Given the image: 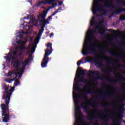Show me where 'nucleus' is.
<instances>
[{"label": "nucleus", "instance_id": "obj_14", "mask_svg": "<svg viewBox=\"0 0 125 125\" xmlns=\"http://www.w3.org/2000/svg\"><path fill=\"white\" fill-rule=\"evenodd\" d=\"M95 30H89L87 34H86V39L87 41H89L90 42L91 41V39H94V40H96L95 39V38L94 37H92V35H93V34H94V33H95Z\"/></svg>", "mask_w": 125, "mask_h": 125}, {"label": "nucleus", "instance_id": "obj_11", "mask_svg": "<svg viewBox=\"0 0 125 125\" xmlns=\"http://www.w3.org/2000/svg\"><path fill=\"white\" fill-rule=\"evenodd\" d=\"M25 66H23V68L21 69L20 72L16 73L14 71H9L7 74V77H10V76H15V77H14L13 79H17V77H18V79H21L22 78V75H23V73L25 71Z\"/></svg>", "mask_w": 125, "mask_h": 125}, {"label": "nucleus", "instance_id": "obj_28", "mask_svg": "<svg viewBox=\"0 0 125 125\" xmlns=\"http://www.w3.org/2000/svg\"><path fill=\"white\" fill-rule=\"evenodd\" d=\"M125 65H119L118 66H116L115 67V70H118L119 68H125Z\"/></svg>", "mask_w": 125, "mask_h": 125}, {"label": "nucleus", "instance_id": "obj_27", "mask_svg": "<svg viewBox=\"0 0 125 125\" xmlns=\"http://www.w3.org/2000/svg\"><path fill=\"white\" fill-rule=\"evenodd\" d=\"M103 29H104V30L103 32H100V34H101V35H104V34H105V32L107 31V28L105 27V26H103Z\"/></svg>", "mask_w": 125, "mask_h": 125}, {"label": "nucleus", "instance_id": "obj_62", "mask_svg": "<svg viewBox=\"0 0 125 125\" xmlns=\"http://www.w3.org/2000/svg\"><path fill=\"white\" fill-rule=\"evenodd\" d=\"M23 19H27V18L24 17Z\"/></svg>", "mask_w": 125, "mask_h": 125}, {"label": "nucleus", "instance_id": "obj_36", "mask_svg": "<svg viewBox=\"0 0 125 125\" xmlns=\"http://www.w3.org/2000/svg\"><path fill=\"white\" fill-rule=\"evenodd\" d=\"M42 33H41V32H38L37 38H41L42 37Z\"/></svg>", "mask_w": 125, "mask_h": 125}, {"label": "nucleus", "instance_id": "obj_12", "mask_svg": "<svg viewBox=\"0 0 125 125\" xmlns=\"http://www.w3.org/2000/svg\"><path fill=\"white\" fill-rule=\"evenodd\" d=\"M102 48L105 50L106 52H108L109 54H111V55H112V56H116L117 57V58H122L123 57L121 56L120 55L118 54L116 52H114L112 51L111 49H109V47H102Z\"/></svg>", "mask_w": 125, "mask_h": 125}, {"label": "nucleus", "instance_id": "obj_23", "mask_svg": "<svg viewBox=\"0 0 125 125\" xmlns=\"http://www.w3.org/2000/svg\"><path fill=\"white\" fill-rule=\"evenodd\" d=\"M87 120H89V121H92L93 120H95V119H97L96 117V115L95 114H93L91 116H88L87 117Z\"/></svg>", "mask_w": 125, "mask_h": 125}, {"label": "nucleus", "instance_id": "obj_39", "mask_svg": "<svg viewBox=\"0 0 125 125\" xmlns=\"http://www.w3.org/2000/svg\"><path fill=\"white\" fill-rule=\"evenodd\" d=\"M24 45H21V46H20V49L21 50H23L24 49Z\"/></svg>", "mask_w": 125, "mask_h": 125}, {"label": "nucleus", "instance_id": "obj_2", "mask_svg": "<svg viewBox=\"0 0 125 125\" xmlns=\"http://www.w3.org/2000/svg\"><path fill=\"white\" fill-rule=\"evenodd\" d=\"M102 58L103 59L105 60V61H107V63L108 64H111L112 65H113L114 61L107 56L98 57L97 58H94L92 57H88V60H87V58H83L82 59H81V61H83V60H86V61L89 62H91V63H95L96 66H97L98 65V66H98V68L101 69L103 73H104L105 75H109L112 72V70L106 69V68H103L104 64L103 63V61L102 60Z\"/></svg>", "mask_w": 125, "mask_h": 125}, {"label": "nucleus", "instance_id": "obj_13", "mask_svg": "<svg viewBox=\"0 0 125 125\" xmlns=\"http://www.w3.org/2000/svg\"><path fill=\"white\" fill-rule=\"evenodd\" d=\"M14 85L15 86H17V85H19L20 84V81L19 79H5L4 82L6 83H11L12 82H14Z\"/></svg>", "mask_w": 125, "mask_h": 125}, {"label": "nucleus", "instance_id": "obj_5", "mask_svg": "<svg viewBox=\"0 0 125 125\" xmlns=\"http://www.w3.org/2000/svg\"><path fill=\"white\" fill-rule=\"evenodd\" d=\"M101 1V0H98L97 1H94V8L92 9V12L94 16L92 18L91 22L90 23V26H94V25H97V21H95L96 17L95 16H98L97 11H103V15H106V14L108 12V10L104 8V6L98 7V2Z\"/></svg>", "mask_w": 125, "mask_h": 125}, {"label": "nucleus", "instance_id": "obj_42", "mask_svg": "<svg viewBox=\"0 0 125 125\" xmlns=\"http://www.w3.org/2000/svg\"><path fill=\"white\" fill-rule=\"evenodd\" d=\"M108 86L112 89H115V86H114L113 85H109Z\"/></svg>", "mask_w": 125, "mask_h": 125}, {"label": "nucleus", "instance_id": "obj_63", "mask_svg": "<svg viewBox=\"0 0 125 125\" xmlns=\"http://www.w3.org/2000/svg\"><path fill=\"white\" fill-rule=\"evenodd\" d=\"M108 118H112V116H108Z\"/></svg>", "mask_w": 125, "mask_h": 125}, {"label": "nucleus", "instance_id": "obj_60", "mask_svg": "<svg viewBox=\"0 0 125 125\" xmlns=\"http://www.w3.org/2000/svg\"><path fill=\"white\" fill-rule=\"evenodd\" d=\"M85 125H88V123L85 124Z\"/></svg>", "mask_w": 125, "mask_h": 125}, {"label": "nucleus", "instance_id": "obj_33", "mask_svg": "<svg viewBox=\"0 0 125 125\" xmlns=\"http://www.w3.org/2000/svg\"><path fill=\"white\" fill-rule=\"evenodd\" d=\"M95 28V31H97L98 29H99L100 28V26H99L98 25H96Z\"/></svg>", "mask_w": 125, "mask_h": 125}, {"label": "nucleus", "instance_id": "obj_7", "mask_svg": "<svg viewBox=\"0 0 125 125\" xmlns=\"http://www.w3.org/2000/svg\"><path fill=\"white\" fill-rule=\"evenodd\" d=\"M47 47L48 48L46 49L45 51V55L44 58L42 60V62L41 63V67L42 68H45L47 65V63L49 60V58L48 55H50L52 53V43L48 42L47 45Z\"/></svg>", "mask_w": 125, "mask_h": 125}, {"label": "nucleus", "instance_id": "obj_10", "mask_svg": "<svg viewBox=\"0 0 125 125\" xmlns=\"http://www.w3.org/2000/svg\"><path fill=\"white\" fill-rule=\"evenodd\" d=\"M8 88H9V87H8L7 85H4L3 86V89L5 91L4 92V94L2 96V99L5 100V103H7V104H9V102L10 101V97L11 96V94H12V92H8Z\"/></svg>", "mask_w": 125, "mask_h": 125}, {"label": "nucleus", "instance_id": "obj_47", "mask_svg": "<svg viewBox=\"0 0 125 125\" xmlns=\"http://www.w3.org/2000/svg\"><path fill=\"white\" fill-rule=\"evenodd\" d=\"M27 1H28V2H29V3L31 4L32 5V4L33 3L32 0H28Z\"/></svg>", "mask_w": 125, "mask_h": 125}, {"label": "nucleus", "instance_id": "obj_50", "mask_svg": "<svg viewBox=\"0 0 125 125\" xmlns=\"http://www.w3.org/2000/svg\"><path fill=\"white\" fill-rule=\"evenodd\" d=\"M57 10H58V12L59 10H62V7H59Z\"/></svg>", "mask_w": 125, "mask_h": 125}, {"label": "nucleus", "instance_id": "obj_17", "mask_svg": "<svg viewBox=\"0 0 125 125\" xmlns=\"http://www.w3.org/2000/svg\"><path fill=\"white\" fill-rule=\"evenodd\" d=\"M104 6L106 7H112V8H115V9H121V7L118 6H115L113 4V2L111 1V3L109 4V3L106 2L104 3Z\"/></svg>", "mask_w": 125, "mask_h": 125}, {"label": "nucleus", "instance_id": "obj_35", "mask_svg": "<svg viewBox=\"0 0 125 125\" xmlns=\"http://www.w3.org/2000/svg\"><path fill=\"white\" fill-rule=\"evenodd\" d=\"M79 118L81 119V120H83V113H80V115L79 116Z\"/></svg>", "mask_w": 125, "mask_h": 125}, {"label": "nucleus", "instance_id": "obj_16", "mask_svg": "<svg viewBox=\"0 0 125 125\" xmlns=\"http://www.w3.org/2000/svg\"><path fill=\"white\" fill-rule=\"evenodd\" d=\"M123 119H124V115L120 114L118 117L117 120L113 121V123L116 125H121L122 124V121H123Z\"/></svg>", "mask_w": 125, "mask_h": 125}, {"label": "nucleus", "instance_id": "obj_6", "mask_svg": "<svg viewBox=\"0 0 125 125\" xmlns=\"http://www.w3.org/2000/svg\"><path fill=\"white\" fill-rule=\"evenodd\" d=\"M100 46L90 43V45L86 44L83 47V51L82 54L84 56L90 55L93 53L97 52V48H99Z\"/></svg>", "mask_w": 125, "mask_h": 125}, {"label": "nucleus", "instance_id": "obj_55", "mask_svg": "<svg viewBox=\"0 0 125 125\" xmlns=\"http://www.w3.org/2000/svg\"><path fill=\"white\" fill-rule=\"evenodd\" d=\"M34 25L36 26V27H39V24H38L37 23L34 24Z\"/></svg>", "mask_w": 125, "mask_h": 125}, {"label": "nucleus", "instance_id": "obj_18", "mask_svg": "<svg viewBox=\"0 0 125 125\" xmlns=\"http://www.w3.org/2000/svg\"><path fill=\"white\" fill-rule=\"evenodd\" d=\"M98 117H99L98 119H100L101 120L104 121V122L103 123L104 125H107V124H108V122L109 121V117L99 116H98Z\"/></svg>", "mask_w": 125, "mask_h": 125}, {"label": "nucleus", "instance_id": "obj_19", "mask_svg": "<svg viewBox=\"0 0 125 125\" xmlns=\"http://www.w3.org/2000/svg\"><path fill=\"white\" fill-rule=\"evenodd\" d=\"M17 53H18V51L17 50L11 51V53H9L8 54H10L11 55H13L12 57V60H16V56L17 55Z\"/></svg>", "mask_w": 125, "mask_h": 125}, {"label": "nucleus", "instance_id": "obj_59", "mask_svg": "<svg viewBox=\"0 0 125 125\" xmlns=\"http://www.w3.org/2000/svg\"><path fill=\"white\" fill-rule=\"evenodd\" d=\"M21 38V39L23 38V36H22V35H21L20 37V38Z\"/></svg>", "mask_w": 125, "mask_h": 125}, {"label": "nucleus", "instance_id": "obj_38", "mask_svg": "<svg viewBox=\"0 0 125 125\" xmlns=\"http://www.w3.org/2000/svg\"><path fill=\"white\" fill-rule=\"evenodd\" d=\"M29 59H29V60H31L32 61V57H33V54H29Z\"/></svg>", "mask_w": 125, "mask_h": 125}, {"label": "nucleus", "instance_id": "obj_32", "mask_svg": "<svg viewBox=\"0 0 125 125\" xmlns=\"http://www.w3.org/2000/svg\"><path fill=\"white\" fill-rule=\"evenodd\" d=\"M120 20L124 21L125 20V16H122L120 18Z\"/></svg>", "mask_w": 125, "mask_h": 125}, {"label": "nucleus", "instance_id": "obj_24", "mask_svg": "<svg viewBox=\"0 0 125 125\" xmlns=\"http://www.w3.org/2000/svg\"><path fill=\"white\" fill-rule=\"evenodd\" d=\"M5 58L7 61L9 62L10 60H11V58H12V56H11L10 54H9L8 55L6 56Z\"/></svg>", "mask_w": 125, "mask_h": 125}, {"label": "nucleus", "instance_id": "obj_40", "mask_svg": "<svg viewBox=\"0 0 125 125\" xmlns=\"http://www.w3.org/2000/svg\"><path fill=\"white\" fill-rule=\"evenodd\" d=\"M27 43V42L26 41H21V45H25Z\"/></svg>", "mask_w": 125, "mask_h": 125}, {"label": "nucleus", "instance_id": "obj_15", "mask_svg": "<svg viewBox=\"0 0 125 125\" xmlns=\"http://www.w3.org/2000/svg\"><path fill=\"white\" fill-rule=\"evenodd\" d=\"M20 62H21V60H16L15 61H12V66L14 69H19L20 66H21Z\"/></svg>", "mask_w": 125, "mask_h": 125}, {"label": "nucleus", "instance_id": "obj_8", "mask_svg": "<svg viewBox=\"0 0 125 125\" xmlns=\"http://www.w3.org/2000/svg\"><path fill=\"white\" fill-rule=\"evenodd\" d=\"M125 101V93H123V97L122 99H120L116 101L113 104V103H107V104H102L101 106H103L104 107L107 106H111L112 107L118 106V104H120L121 105L118 108V111L119 112H122L123 111L124 109H125V104L124 103Z\"/></svg>", "mask_w": 125, "mask_h": 125}, {"label": "nucleus", "instance_id": "obj_44", "mask_svg": "<svg viewBox=\"0 0 125 125\" xmlns=\"http://www.w3.org/2000/svg\"><path fill=\"white\" fill-rule=\"evenodd\" d=\"M81 63H82V61H79L77 62V66H81Z\"/></svg>", "mask_w": 125, "mask_h": 125}, {"label": "nucleus", "instance_id": "obj_41", "mask_svg": "<svg viewBox=\"0 0 125 125\" xmlns=\"http://www.w3.org/2000/svg\"><path fill=\"white\" fill-rule=\"evenodd\" d=\"M36 50V49L35 47H33L31 48V53H34L35 52V51Z\"/></svg>", "mask_w": 125, "mask_h": 125}, {"label": "nucleus", "instance_id": "obj_51", "mask_svg": "<svg viewBox=\"0 0 125 125\" xmlns=\"http://www.w3.org/2000/svg\"><path fill=\"white\" fill-rule=\"evenodd\" d=\"M95 99H100V98H101V97L100 96H98V97H96Z\"/></svg>", "mask_w": 125, "mask_h": 125}, {"label": "nucleus", "instance_id": "obj_45", "mask_svg": "<svg viewBox=\"0 0 125 125\" xmlns=\"http://www.w3.org/2000/svg\"><path fill=\"white\" fill-rule=\"evenodd\" d=\"M59 5L61 6L62 4H63V1H59L58 3Z\"/></svg>", "mask_w": 125, "mask_h": 125}, {"label": "nucleus", "instance_id": "obj_30", "mask_svg": "<svg viewBox=\"0 0 125 125\" xmlns=\"http://www.w3.org/2000/svg\"><path fill=\"white\" fill-rule=\"evenodd\" d=\"M15 87H11L10 89L9 90L8 92H12L14 91Z\"/></svg>", "mask_w": 125, "mask_h": 125}, {"label": "nucleus", "instance_id": "obj_61", "mask_svg": "<svg viewBox=\"0 0 125 125\" xmlns=\"http://www.w3.org/2000/svg\"><path fill=\"white\" fill-rule=\"evenodd\" d=\"M95 110H96V111H97V110H98V109H97V108H96Z\"/></svg>", "mask_w": 125, "mask_h": 125}, {"label": "nucleus", "instance_id": "obj_26", "mask_svg": "<svg viewBox=\"0 0 125 125\" xmlns=\"http://www.w3.org/2000/svg\"><path fill=\"white\" fill-rule=\"evenodd\" d=\"M8 112V114H9V116L10 117V120L11 118H12L13 119H14V118H15V115L14 114H10V112H9V110Z\"/></svg>", "mask_w": 125, "mask_h": 125}, {"label": "nucleus", "instance_id": "obj_46", "mask_svg": "<svg viewBox=\"0 0 125 125\" xmlns=\"http://www.w3.org/2000/svg\"><path fill=\"white\" fill-rule=\"evenodd\" d=\"M98 80H100L101 81H104V80H105L104 79H95V81H98Z\"/></svg>", "mask_w": 125, "mask_h": 125}, {"label": "nucleus", "instance_id": "obj_57", "mask_svg": "<svg viewBox=\"0 0 125 125\" xmlns=\"http://www.w3.org/2000/svg\"><path fill=\"white\" fill-rule=\"evenodd\" d=\"M116 79H125V78L121 77V78H116Z\"/></svg>", "mask_w": 125, "mask_h": 125}, {"label": "nucleus", "instance_id": "obj_4", "mask_svg": "<svg viewBox=\"0 0 125 125\" xmlns=\"http://www.w3.org/2000/svg\"><path fill=\"white\" fill-rule=\"evenodd\" d=\"M56 0H43L39 2L38 5H41V4H51L52 5V6H49L47 10L44 11L42 14H40L37 16L40 25L42 26L41 28H45V25L46 24H49V21L47 19L45 20V18L49 9L57 6V3H54Z\"/></svg>", "mask_w": 125, "mask_h": 125}, {"label": "nucleus", "instance_id": "obj_64", "mask_svg": "<svg viewBox=\"0 0 125 125\" xmlns=\"http://www.w3.org/2000/svg\"><path fill=\"white\" fill-rule=\"evenodd\" d=\"M112 17V16H109V18H111Z\"/></svg>", "mask_w": 125, "mask_h": 125}, {"label": "nucleus", "instance_id": "obj_21", "mask_svg": "<svg viewBox=\"0 0 125 125\" xmlns=\"http://www.w3.org/2000/svg\"><path fill=\"white\" fill-rule=\"evenodd\" d=\"M101 95H103L104 97L105 98H107L109 96H112L113 95V93L109 92V91H107L106 93H103L101 94Z\"/></svg>", "mask_w": 125, "mask_h": 125}, {"label": "nucleus", "instance_id": "obj_37", "mask_svg": "<svg viewBox=\"0 0 125 125\" xmlns=\"http://www.w3.org/2000/svg\"><path fill=\"white\" fill-rule=\"evenodd\" d=\"M58 13V10H56L51 15V16L52 17V16H54V15H55Z\"/></svg>", "mask_w": 125, "mask_h": 125}, {"label": "nucleus", "instance_id": "obj_49", "mask_svg": "<svg viewBox=\"0 0 125 125\" xmlns=\"http://www.w3.org/2000/svg\"><path fill=\"white\" fill-rule=\"evenodd\" d=\"M48 19H49V20L50 21L51 19H52V17L51 16H50L48 17Z\"/></svg>", "mask_w": 125, "mask_h": 125}, {"label": "nucleus", "instance_id": "obj_22", "mask_svg": "<svg viewBox=\"0 0 125 125\" xmlns=\"http://www.w3.org/2000/svg\"><path fill=\"white\" fill-rule=\"evenodd\" d=\"M123 11H124V12H125V9H121L119 11H114L113 12V14H120V13H122V12H123Z\"/></svg>", "mask_w": 125, "mask_h": 125}, {"label": "nucleus", "instance_id": "obj_1", "mask_svg": "<svg viewBox=\"0 0 125 125\" xmlns=\"http://www.w3.org/2000/svg\"><path fill=\"white\" fill-rule=\"evenodd\" d=\"M82 85V84L80 83V81L78 80V79H74V84L73 85V92H76V91H83L81 95H78L77 94L73 96L74 99V102L75 105V114L76 117H78L79 113L80 114L82 113L81 112V107L79 106L80 104V101L79 99L80 97L82 98L84 101L80 105L81 108L83 109L84 112H85L87 115H90L91 114V111H88L89 110V107L94 106V104L91 102V101H88L86 100V96L87 94H93L95 93V92L93 90L89 85L87 84L86 85V87L88 88V90H85V87L84 86L83 89H81L80 86Z\"/></svg>", "mask_w": 125, "mask_h": 125}, {"label": "nucleus", "instance_id": "obj_29", "mask_svg": "<svg viewBox=\"0 0 125 125\" xmlns=\"http://www.w3.org/2000/svg\"><path fill=\"white\" fill-rule=\"evenodd\" d=\"M104 22V21H100L98 23L99 25L98 26H100V28H101V27H104V25H103V22Z\"/></svg>", "mask_w": 125, "mask_h": 125}, {"label": "nucleus", "instance_id": "obj_56", "mask_svg": "<svg viewBox=\"0 0 125 125\" xmlns=\"http://www.w3.org/2000/svg\"><path fill=\"white\" fill-rule=\"evenodd\" d=\"M28 48H28V47H25V46H24V49L27 50V49H28Z\"/></svg>", "mask_w": 125, "mask_h": 125}, {"label": "nucleus", "instance_id": "obj_58", "mask_svg": "<svg viewBox=\"0 0 125 125\" xmlns=\"http://www.w3.org/2000/svg\"><path fill=\"white\" fill-rule=\"evenodd\" d=\"M53 33H52L51 34H50V37H52V36H53Z\"/></svg>", "mask_w": 125, "mask_h": 125}, {"label": "nucleus", "instance_id": "obj_52", "mask_svg": "<svg viewBox=\"0 0 125 125\" xmlns=\"http://www.w3.org/2000/svg\"><path fill=\"white\" fill-rule=\"evenodd\" d=\"M80 82H83V81H85V79H80Z\"/></svg>", "mask_w": 125, "mask_h": 125}, {"label": "nucleus", "instance_id": "obj_53", "mask_svg": "<svg viewBox=\"0 0 125 125\" xmlns=\"http://www.w3.org/2000/svg\"><path fill=\"white\" fill-rule=\"evenodd\" d=\"M108 111H109V109L108 108H106L104 109V112H108Z\"/></svg>", "mask_w": 125, "mask_h": 125}, {"label": "nucleus", "instance_id": "obj_25", "mask_svg": "<svg viewBox=\"0 0 125 125\" xmlns=\"http://www.w3.org/2000/svg\"><path fill=\"white\" fill-rule=\"evenodd\" d=\"M30 61H32L31 60H29V59L27 60H25L24 62H25V65L26 66H28L29 65V63H30Z\"/></svg>", "mask_w": 125, "mask_h": 125}, {"label": "nucleus", "instance_id": "obj_31", "mask_svg": "<svg viewBox=\"0 0 125 125\" xmlns=\"http://www.w3.org/2000/svg\"><path fill=\"white\" fill-rule=\"evenodd\" d=\"M124 47H123L122 50L123 52H125V40H124V43H123Z\"/></svg>", "mask_w": 125, "mask_h": 125}, {"label": "nucleus", "instance_id": "obj_9", "mask_svg": "<svg viewBox=\"0 0 125 125\" xmlns=\"http://www.w3.org/2000/svg\"><path fill=\"white\" fill-rule=\"evenodd\" d=\"M9 104H8L7 103H5V104H1V108L2 110V116L4 117H2V121L3 123H8V121H10V118L9 116V114H8V111H9Z\"/></svg>", "mask_w": 125, "mask_h": 125}, {"label": "nucleus", "instance_id": "obj_43", "mask_svg": "<svg viewBox=\"0 0 125 125\" xmlns=\"http://www.w3.org/2000/svg\"><path fill=\"white\" fill-rule=\"evenodd\" d=\"M90 123L94 125H99V124H98L97 123H94L93 121H90Z\"/></svg>", "mask_w": 125, "mask_h": 125}, {"label": "nucleus", "instance_id": "obj_3", "mask_svg": "<svg viewBox=\"0 0 125 125\" xmlns=\"http://www.w3.org/2000/svg\"><path fill=\"white\" fill-rule=\"evenodd\" d=\"M83 69L78 67L74 79H113V78H102L100 77V72L98 70L92 71Z\"/></svg>", "mask_w": 125, "mask_h": 125}, {"label": "nucleus", "instance_id": "obj_20", "mask_svg": "<svg viewBox=\"0 0 125 125\" xmlns=\"http://www.w3.org/2000/svg\"><path fill=\"white\" fill-rule=\"evenodd\" d=\"M107 31L108 32H111V33H114V34H116V37H120V36H121V35L122 34L121 31L119 30H115L112 29H108Z\"/></svg>", "mask_w": 125, "mask_h": 125}, {"label": "nucleus", "instance_id": "obj_34", "mask_svg": "<svg viewBox=\"0 0 125 125\" xmlns=\"http://www.w3.org/2000/svg\"><path fill=\"white\" fill-rule=\"evenodd\" d=\"M43 31H44V28H42V29H40L39 32L41 33L42 34L43 33Z\"/></svg>", "mask_w": 125, "mask_h": 125}, {"label": "nucleus", "instance_id": "obj_54", "mask_svg": "<svg viewBox=\"0 0 125 125\" xmlns=\"http://www.w3.org/2000/svg\"><path fill=\"white\" fill-rule=\"evenodd\" d=\"M30 18H31V16H28L26 17V19H30Z\"/></svg>", "mask_w": 125, "mask_h": 125}, {"label": "nucleus", "instance_id": "obj_48", "mask_svg": "<svg viewBox=\"0 0 125 125\" xmlns=\"http://www.w3.org/2000/svg\"><path fill=\"white\" fill-rule=\"evenodd\" d=\"M17 42L18 44H21L22 41H17Z\"/></svg>", "mask_w": 125, "mask_h": 125}]
</instances>
